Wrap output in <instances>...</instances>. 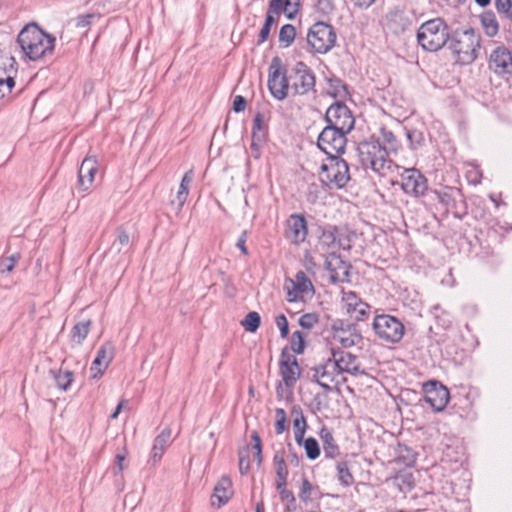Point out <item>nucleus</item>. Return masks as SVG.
<instances>
[{
    "label": "nucleus",
    "mask_w": 512,
    "mask_h": 512,
    "mask_svg": "<svg viewBox=\"0 0 512 512\" xmlns=\"http://www.w3.org/2000/svg\"><path fill=\"white\" fill-rule=\"evenodd\" d=\"M22 51L30 60H38L54 49L55 38L43 32L36 25H28L18 35L17 39Z\"/></svg>",
    "instance_id": "nucleus-1"
},
{
    "label": "nucleus",
    "mask_w": 512,
    "mask_h": 512,
    "mask_svg": "<svg viewBox=\"0 0 512 512\" xmlns=\"http://www.w3.org/2000/svg\"><path fill=\"white\" fill-rule=\"evenodd\" d=\"M450 38L449 28L441 18L424 22L417 31V41L426 51L440 50Z\"/></svg>",
    "instance_id": "nucleus-2"
},
{
    "label": "nucleus",
    "mask_w": 512,
    "mask_h": 512,
    "mask_svg": "<svg viewBox=\"0 0 512 512\" xmlns=\"http://www.w3.org/2000/svg\"><path fill=\"white\" fill-rule=\"evenodd\" d=\"M450 47L459 63L470 64L477 58L480 49V36L473 29L456 32Z\"/></svg>",
    "instance_id": "nucleus-3"
},
{
    "label": "nucleus",
    "mask_w": 512,
    "mask_h": 512,
    "mask_svg": "<svg viewBox=\"0 0 512 512\" xmlns=\"http://www.w3.org/2000/svg\"><path fill=\"white\" fill-rule=\"evenodd\" d=\"M320 180L329 188H343L350 180L347 162L337 156H329L321 166Z\"/></svg>",
    "instance_id": "nucleus-4"
},
{
    "label": "nucleus",
    "mask_w": 512,
    "mask_h": 512,
    "mask_svg": "<svg viewBox=\"0 0 512 512\" xmlns=\"http://www.w3.org/2000/svg\"><path fill=\"white\" fill-rule=\"evenodd\" d=\"M359 159L365 168L381 173L388 167V153L378 141H366L358 146Z\"/></svg>",
    "instance_id": "nucleus-5"
},
{
    "label": "nucleus",
    "mask_w": 512,
    "mask_h": 512,
    "mask_svg": "<svg viewBox=\"0 0 512 512\" xmlns=\"http://www.w3.org/2000/svg\"><path fill=\"white\" fill-rule=\"evenodd\" d=\"M336 38V33L331 25L317 22L307 34V43L314 52L325 54L335 46Z\"/></svg>",
    "instance_id": "nucleus-6"
},
{
    "label": "nucleus",
    "mask_w": 512,
    "mask_h": 512,
    "mask_svg": "<svg viewBox=\"0 0 512 512\" xmlns=\"http://www.w3.org/2000/svg\"><path fill=\"white\" fill-rule=\"evenodd\" d=\"M373 330L379 339L388 343H398L404 336L403 323L388 314L377 315L373 321Z\"/></svg>",
    "instance_id": "nucleus-7"
},
{
    "label": "nucleus",
    "mask_w": 512,
    "mask_h": 512,
    "mask_svg": "<svg viewBox=\"0 0 512 512\" xmlns=\"http://www.w3.org/2000/svg\"><path fill=\"white\" fill-rule=\"evenodd\" d=\"M346 134L348 133L345 131L327 126L320 133L317 145L328 156H337L344 152Z\"/></svg>",
    "instance_id": "nucleus-8"
},
{
    "label": "nucleus",
    "mask_w": 512,
    "mask_h": 512,
    "mask_svg": "<svg viewBox=\"0 0 512 512\" xmlns=\"http://www.w3.org/2000/svg\"><path fill=\"white\" fill-rule=\"evenodd\" d=\"M331 338L335 343L344 348H350L360 344L363 340L360 331L353 324L343 320H334L331 325Z\"/></svg>",
    "instance_id": "nucleus-9"
},
{
    "label": "nucleus",
    "mask_w": 512,
    "mask_h": 512,
    "mask_svg": "<svg viewBox=\"0 0 512 512\" xmlns=\"http://www.w3.org/2000/svg\"><path fill=\"white\" fill-rule=\"evenodd\" d=\"M289 81L290 89L297 95L307 94L315 86V76L303 62H297L292 68Z\"/></svg>",
    "instance_id": "nucleus-10"
},
{
    "label": "nucleus",
    "mask_w": 512,
    "mask_h": 512,
    "mask_svg": "<svg viewBox=\"0 0 512 512\" xmlns=\"http://www.w3.org/2000/svg\"><path fill=\"white\" fill-rule=\"evenodd\" d=\"M268 88L277 100H284L290 89L289 76L281 70V62L278 57L273 58L269 67Z\"/></svg>",
    "instance_id": "nucleus-11"
},
{
    "label": "nucleus",
    "mask_w": 512,
    "mask_h": 512,
    "mask_svg": "<svg viewBox=\"0 0 512 512\" xmlns=\"http://www.w3.org/2000/svg\"><path fill=\"white\" fill-rule=\"evenodd\" d=\"M328 126L349 133L355 124V119L349 108L340 102H335L326 111Z\"/></svg>",
    "instance_id": "nucleus-12"
},
{
    "label": "nucleus",
    "mask_w": 512,
    "mask_h": 512,
    "mask_svg": "<svg viewBox=\"0 0 512 512\" xmlns=\"http://www.w3.org/2000/svg\"><path fill=\"white\" fill-rule=\"evenodd\" d=\"M401 187L406 194L419 197L427 191V180L415 168L404 169L401 174Z\"/></svg>",
    "instance_id": "nucleus-13"
},
{
    "label": "nucleus",
    "mask_w": 512,
    "mask_h": 512,
    "mask_svg": "<svg viewBox=\"0 0 512 512\" xmlns=\"http://www.w3.org/2000/svg\"><path fill=\"white\" fill-rule=\"evenodd\" d=\"M308 235L307 221L302 215H291L286 222V238L295 245L306 240Z\"/></svg>",
    "instance_id": "nucleus-14"
},
{
    "label": "nucleus",
    "mask_w": 512,
    "mask_h": 512,
    "mask_svg": "<svg viewBox=\"0 0 512 512\" xmlns=\"http://www.w3.org/2000/svg\"><path fill=\"white\" fill-rule=\"evenodd\" d=\"M425 401L435 411H442L448 404L449 391L437 382H430L425 385Z\"/></svg>",
    "instance_id": "nucleus-15"
},
{
    "label": "nucleus",
    "mask_w": 512,
    "mask_h": 512,
    "mask_svg": "<svg viewBox=\"0 0 512 512\" xmlns=\"http://www.w3.org/2000/svg\"><path fill=\"white\" fill-rule=\"evenodd\" d=\"M325 266L330 271V279L332 282H345L349 279L350 265L342 260L335 252H330L326 256Z\"/></svg>",
    "instance_id": "nucleus-16"
},
{
    "label": "nucleus",
    "mask_w": 512,
    "mask_h": 512,
    "mask_svg": "<svg viewBox=\"0 0 512 512\" xmlns=\"http://www.w3.org/2000/svg\"><path fill=\"white\" fill-rule=\"evenodd\" d=\"M342 303L346 312L356 320H363L370 310V306L352 291L343 292Z\"/></svg>",
    "instance_id": "nucleus-17"
},
{
    "label": "nucleus",
    "mask_w": 512,
    "mask_h": 512,
    "mask_svg": "<svg viewBox=\"0 0 512 512\" xmlns=\"http://www.w3.org/2000/svg\"><path fill=\"white\" fill-rule=\"evenodd\" d=\"M115 348L111 343H105L100 347L90 367L92 378H100L114 358Z\"/></svg>",
    "instance_id": "nucleus-18"
},
{
    "label": "nucleus",
    "mask_w": 512,
    "mask_h": 512,
    "mask_svg": "<svg viewBox=\"0 0 512 512\" xmlns=\"http://www.w3.org/2000/svg\"><path fill=\"white\" fill-rule=\"evenodd\" d=\"M336 363L333 358H329L322 365L314 368L313 378L325 389H330V384L336 381L339 376Z\"/></svg>",
    "instance_id": "nucleus-19"
},
{
    "label": "nucleus",
    "mask_w": 512,
    "mask_h": 512,
    "mask_svg": "<svg viewBox=\"0 0 512 512\" xmlns=\"http://www.w3.org/2000/svg\"><path fill=\"white\" fill-rule=\"evenodd\" d=\"M280 373L287 387H293L300 377V367L294 356H282Z\"/></svg>",
    "instance_id": "nucleus-20"
},
{
    "label": "nucleus",
    "mask_w": 512,
    "mask_h": 512,
    "mask_svg": "<svg viewBox=\"0 0 512 512\" xmlns=\"http://www.w3.org/2000/svg\"><path fill=\"white\" fill-rule=\"evenodd\" d=\"M490 68L498 75L512 71V56L504 48L495 49L490 56Z\"/></svg>",
    "instance_id": "nucleus-21"
},
{
    "label": "nucleus",
    "mask_w": 512,
    "mask_h": 512,
    "mask_svg": "<svg viewBox=\"0 0 512 512\" xmlns=\"http://www.w3.org/2000/svg\"><path fill=\"white\" fill-rule=\"evenodd\" d=\"M97 172V161L92 157H86L79 168L78 186L82 191L88 190Z\"/></svg>",
    "instance_id": "nucleus-22"
},
{
    "label": "nucleus",
    "mask_w": 512,
    "mask_h": 512,
    "mask_svg": "<svg viewBox=\"0 0 512 512\" xmlns=\"http://www.w3.org/2000/svg\"><path fill=\"white\" fill-rule=\"evenodd\" d=\"M171 444V429L165 428L154 440L149 462L156 465L162 458L166 448Z\"/></svg>",
    "instance_id": "nucleus-23"
},
{
    "label": "nucleus",
    "mask_w": 512,
    "mask_h": 512,
    "mask_svg": "<svg viewBox=\"0 0 512 512\" xmlns=\"http://www.w3.org/2000/svg\"><path fill=\"white\" fill-rule=\"evenodd\" d=\"M342 246L344 249L346 247L341 243V240L337 237V229L335 227H329L323 230L322 234L319 237L318 247L323 252H326L328 255L330 252H335L338 247Z\"/></svg>",
    "instance_id": "nucleus-24"
},
{
    "label": "nucleus",
    "mask_w": 512,
    "mask_h": 512,
    "mask_svg": "<svg viewBox=\"0 0 512 512\" xmlns=\"http://www.w3.org/2000/svg\"><path fill=\"white\" fill-rule=\"evenodd\" d=\"M333 360L336 363L339 374L346 372L356 375L359 372L357 359L351 353L340 352L339 354L333 352Z\"/></svg>",
    "instance_id": "nucleus-25"
},
{
    "label": "nucleus",
    "mask_w": 512,
    "mask_h": 512,
    "mask_svg": "<svg viewBox=\"0 0 512 512\" xmlns=\"http://www.w3.org/2000/svg\"><path fill=\"white\" fill-rule=\"evenodd\" d=\"M295 278V281H291L293 290L288 292V300L291 302L296 301L299 297H302L304 293H308L313 289L311 281L306 277L304 272H298Z\"/></svg>",
    "instance_id": "nucleus-26"
},
{
    "label": "nucleus",
    "mask_w": 512,
    "mask_h": 512,
    "mask_svg": "<svg viewBox=\"0 0 512 512\" xmlns=\"http://www.w3.org/2000/svg\"><path fill=\"white\" fill-rule=\"evenodd\" d=\"M232 492V482L230 478L227 476L221 477V479L217 482L214 487L213 499H217L218 507L226 504L231 498Z\"/></svg>",
    "instance_id": "nucleus-27"
},
{
    "label": "nucleus",
    "mask_w": 512,
    "mask_h": 512,
    "mask_svg": "<svg viewBox=\"0 0 512 512\" xmlns=\"http://www.w3.org/2000/svg\"><path fill=\"white\" fill-rule=\"evenodd\" d=\"M301 5V0H271V11L283 12L288 19H293L297 15Z\"/></svg>",
    "instance_id": "nucleus-28"
},
{
    "label": "nucleus",
    "mask_w": 512,
    "mask_h": 512,
    "mask_svg": "<svg viewBox=\"0 0 512 512\" xmlns=\"http://www.w3.org/2000/svg\"><path fill=\"white\" fill-rule=\"evenodd\" d=\"M292 414L295 416L293 420L295 441L298 445H302L307 427L306 419L302 413V410L299 407H294L292 410Z\"/></svg>",
    "instance_id": "nucleus-29"
},
{
    "label": "nucleus",
    "mask_w": 512,
    "mask_h": 512,
    "mask_svg": "<svg viewBox=\"0 0 512 512\" xmlns=\"http://www.w3.org/2000/svg\"><path fill=\"white\" fill-rule=\"evenodd\" d=\"M320 437L323 442V450L325 456L328 458L337 457L340 453V450L332 433L328 429L322 428L320 432Z\"/></svg>",
    "instance_id": "nucleus-30"
},
{
    "label": "nucleus",
    "mask_w": 512,
    "mask_h": 512,
    "mask_svg": "<svg viewBox=\"0 0 512 512\" xmlns=\"http://www.w3.org/2000/svg\"><path fill=\"white\" fill-rule=\"evenodd\" d=\"M194 173L193 170L187 171L180 183L177 195H176V202L179 208H182L185 204L188 194H189V187L193 181Z\"/></svg>",
    "instance_id": "nucleus-31"
},
{
    "label": "nucleus",
    "mask_w": 512,
    "mask_h": 512,
    "mask_svg": "<svg viewBox=\"0 0 512 512\" xmlns=\"http://www.w3.org/2000/svg\"><path fill=\"white\" fill-rule=\"evenodd\" d=\"M480 22L487 36L494 37L498 33L499 24L492 11L482 13L480 16Z\"/></svg>",
    "instance_id": "nucleus-32"
},
{
    "label": "nucleus",
    "mask_w": 512,
    "mask_h": 512,
    "mask_svg": "<svg viewBox=\"0 0 512 512\" xmlns=\"http://www.w3.org/2000/svg\"><path fill=\"white\" fill-rule=\"evenodd\" d=\"M50 374L53 376L57 387L63 391H67L73 382L74 375L69 370H50Z\"/></svg>",
    "instance_id": "nucleus-33"
},
{
    "label": "nucleus",
    "mask_w": 512,
    "mask_h": 512,
    "mask_svg": "<svg viewBox=\"0 0 512 512\" xmlns=\"http://www.w3.org/2000/svg\"><path fill=\"white\" fill-rule=\"evenodd\" d=\"M0 70L8 74L5 78L10 85H15V76L17 74L16 61L11 56L0 57Z\"/></svg>",
    "instance_id": "nucleus-34"
},
{
    "label": "nucleus",
    "mask_w": 512,
    "mask_h": 512,
    "mask_svg": "<svg viewBox=\"0 0 512 512\" xmlns=\"http://www.w3.org/2000/svg\"><path fill=\"white\" fill-rule=\"evenodd\" d=\"M267 132L252 133V141L250 145L251 155L254 159L261 156L262 147L266 141Z\"/></svg>",
    "instance_id": "nucleus-35"
},
{
    "label": "nucleus",
    "mask_w": 512,
    "mask_h": 512,
    "mask_svg": "<svg viewBox=\"0 0 512 512\" xmlns=\"http://www.w3.org/2000/svg\"><path fill=\"white\" fill-rule=\"evenodd\" d=\"M90 325L91 322L89 320L77 323L72 329V340L77 344H81L89 333Z\"/></svg>",
    "instance_id": "nucleus-36"
},
{
    "label": "nucleus",
    "mask_w": 512,
    "mask_h": 512,
    "mask_svg": "<svg viewBox=\"0 0 512 512\" xmlns=\"http://www.w3.org/2000/svg\"><path fill=\"white\" fill-rule=\"evenodd\" d=\"M261 323V317L258 312H249L241 321V325L247 332L254 333L257 331Z\"/></svg>",
    "instance_id": "nucleus-37"
},
{
    "label": "nucleus",
    "mask_w": 512,
    "mask_h": 512,
    "mask_svg": "<svg viewBox=\"0 0 512 512\" xmlns=\"http://www.w3.org/2000/svg\"><path fill=\"white\" fill-rule=\"evenodd\" d=\"M295 36V27L291 24H286L283 25L280 29L279 41L283 44L284 47H288L293 43Z\"/></svg>",
    "instance_id": "nucleus-38"
},
{
    "label": "nucleus",
    "mask_w": 512,
    "mask_h": 512,
    "mask_svg": "<svg viewBox=\"0 0 512 512\" xmlns=\"http://www.w3.org/2000/svg\"><path fill=\"white\" fill-rule=\"evenodd\" d=\"M306 455L309 459L315 460L320 455V448L317 440L313 437H309L302 442Z\"/></svg>",
    "instance_id": "nucleus-39"
},
{
    "label": "nucleus",
    "mask_w": 512,
    "mask_h": 512,
    "mask_svg": "<svg viewBox=\"0 0 512 512\" xmlns=\"http://www.w3.org/2000/svg\"><path fill=\"white\" fill-rule=\"evenodd\" d=\"M338 472V480L344 486H350L353 483V476L349 471L348 465L346 462H339L336 466Z\"/></svg>",
    "instance_id": "nucleus-40"
},
{
    "label": "nucleus",
    "mask_w": 512,
    "mask_h": 512,
    "mask_svg": "<svg viewBox=\"0 0 512 512\" xmlns=\"http://www.w3.org/2000/svg\"><path fill=\"white\" fill-rule=\"evenodd\" d=\"M287 480H276V489L280 494L281 500L288 503V509H290V504L295 503V497L293 493L286 489Z\"/></svg>",
    "instance_id": "nucleus-41"
},
{
    "label": "nucleus",
    "mask_w": 512,
    "mask_h": 512,
    "mask_svg": "<svg viewBox=\"0 0 512 512\" xmlns=\"http://www.w3.org/2000/svg\"><path fill=\"white\" fill-rule=\"evenodd\" d=\"M305 335L300 331H295L291 336V349L297 353L302 354L305 348Z\"/></svg>",
    "instance_id": "nucleus-42"
},
{
    "label": "nucleus",
    "mask_w": 512,
    "mask_h": 512,
    "mask_svg": "<svg viewBox=\"0 0 512 512\" xmlns=\"http://www.w3.org/2000/svg\"><path fill=\"white\" fill-rule=\"evenodd\" d=\"M273 460L276 467L277 480H287L288 469L284 458L276 454Z\"/></svg>",
    "instance_id": "nucleus-43"
},
{
    "label": "nucleus",
    "mask_w": 512,
    "mask_h": 512,
    "mask_svg": "<svg viewBox=\"0 0 512 512\" xmlns=\"http://www.w3.org/2000/svg\"><path fill=\"white\" fill-rule=\"evenodd\" d=\"M20 260V254L16 253L0 261V272L10 273L14 270L16 263Z\"/></svg>",
    "instance_id": "nucleus-44"
},
{
    "label": "nucleus",
    "mask_w": 512,
    "mask_h": 512,
    "mask_svg": "<svg viewBox=\"0 0 512 512\" xmlns=\"http://www.w3.org/2000/svg\"><path fill=\"white\" fill-rule=\"evenodd\" d=\"M275 431L277 434H282L286 430V412L282 408L275 409Z\"/></svg>",
    "instance_id": "nucleus-45"
},
{
    "label": "nucleus",
    "mask_w": 512,
    "mask_h": 512,
    "mask_svg": "<svg viewBox=\"0 0 512 512\" xmlns=\"http://www.w3.org/2000/svg\"><path fill=\"white\" fill-rule=\"evenodd\" d=\"M497 11L512 22V1L495 0Z\"/></svg>",
    "instance_id": "nucleus-46"
},
{
    "label": "nucleus",
    "mask_w": 512,
    "mask_h": 512,
    "mask_svg": "<svg viewBox=\"0 0 512 512\" xmlns=\"http://www.w3.org/2000/svg\"><path fill=\"white\" fill-rule=\"evenodd\" d=\"M318 322V317L314 313H307L300 317L299 324L304 329H312Z\"/></svg>",
    "instance_id": "nucleus-47"
},
{
    "label": "nucleus",
    "mask_w": 512,
    "mask_h": 512,
    "mask_svg": "<svg viewBox=\"0 0 512 512\" xmlns=\"http://www.w3.org/2000/svg\"><path fill=\"white\" fill-rule=\"evenodd\" d=\"M406 136L413 149L420 146L424 140L423 134L417 130H407Z\"/></svg>",
    "instance_id": "nucleus-48"
},
{
    "label": "nucleus",
    "mask_w": 512,
    "mask_h": 512,
    "mask_svg": "<svg viewBox=\"0 0 512 512\" xmlns=\"http://www.w3.org/2000/svg\"><path fill=\"white\" fill-rule=\"evenodd\" d=\"M312 490H313L312 484L308 481V479L303 478L301 491L299 493V498L303 502H308L309 500H311Z\"/></svg>",
    "instance_id": "nucleus-49"
},
{
    "label": "nucleus",
    "mask_w": 512,
    "mask_h": 512,
    "mask_svg": "<svg viewBox=\"0 0 512 512\" xmlns=\"http://www.w3.org/2000/svg\"><path fill=\"white\" fill-rule=\"evenodd\" d=\"M250 469V462L248 457V448L239 452V470L242 475H245Z\"/></svg>",
    "instance_id": "nucleus-50"
},
{
    "label": "nucleus",
    "mask_w": 512,
    "mask_h": 512,
    "mask_svg": "<svg viewBox=\"0 0 512 512\" xmlns=\"http://www.w3.org/2000/svg\"><path fill=\"white\" fill-rule=\"evenodd\" d=\"M276 325L280 330L281 337L286 338L289 333L288 320L285 315H278L275 319Z\"/></svg>",
    "instance_id": "nucleus-51"
},
{
    "label": "nucleus",
    "mask_w": 512,
    "mask_h": 512,
    "mask_svg": "<svg viewBox=\"0 0 512 512\" xmlns=\"http://www.w3.org/2000/svg\"><path fill=\"white\" fill-rule=\"evenodd\" d=\"M130 237L129 235L123 231L119 230L118 237L116 241L113 243V247H116L118 251L121 250L122 247H126L129 245Z\"/></svg>",
    "instance_id": "nucleus-52"
},
{
    "label": "nucleus",
    "mask_w": 512,
    "mask_h": 512,
    "mask_svg": "<svg viewBox=\"0 0 512 512\" xmlns=\"http://www.w3.org/2000/svg\"><path fill=\"white\" fill-rule=\"evenodd\" d=\"M390 19L391 21H396L397 19H399V21L401 22V31H404L409 24V20L405 18L403 16V13L398 10L390 13Z\"/></svg>",
    "instance_id": "nucleus-53"
},
{
    "label": "nucleus",
    "mask_w": 512,
    "mask_h": 512,
    "mask_svg": "<svg viewBox=\"0 0 512 512\" xmlns=\"http://www.w3.org/2000/svg\"><path fill=\"white\" fill-rule=\"evenodd\" d=\"M127 452L124 450L123 453H118L115 456V462H116V471L115 473L122 472L125 468L124 461L126 459Z\"/></svg>",
    "instance_id": "nucleus-54"
},
{
    "label": "nucleus",
    "mask_w": 512,
    "mask_h": 512,
    "mask_svg": "<svg viewBox=\"0 0 512 512\" xmlns=\"http://www.w3.org/2000/svg\"><path fill=\"white\" fill-rule=\"evenodd\" d=\"M257 132H266L263 125L262 116L260 114H257L253 120L252 133Z\"/></svg>",
    "instance_id": "nucleus-55"
},
{
    "label": "nucleus",
    "mask_w": 512,
    "mask_h": 512,
    "mask_svg": "<svg viewBox=\"0 0 512 512\" xmlns=\"http://www.w3.org/2000/svg\"><path fill=\"white\" fill-rule=\"evenodd\" d=\"M246 107V100L244 97L238 95L234 98V102H233V110L235 112H241L245 109Z\"/></svg>",
    "instance_id": "nucleus-56"
},
{
    "label": "nucleus",
    "mask_w": 512,
    "mask_h": 512,
    "mask_svg": "<svg viewBox=\"0 0 512 512\" xmlns=\"http://www.w3.org/2000/svg\"><path fill=\"white\" fill-rule=\"evenodd\" d=\"M247 241V232L243 231L240 237L238 238L236 246L241 250L244 255H248V249L246 247Z\"/></svg>",
    "instance_id": "nucleus-57"
},
{
    "label": "nucleus",
    "mask_w": 512,
    "mask_h": 512,
    "mask_svg": "<svg viewBox=\"0 0 512 512\" xmlns=\"http://www.w3.org/2000/svg\"><path fill=\"white\" fill-rule=\"evenodd\" d=\"M270 31H271V28L268 25L264 24L259 32L258 44H261L268 39Z\"/></svg>",
    "instance_id": "nucleus-58"
},
{
    "label": "nucleus",
    "mask_w": 512,
    "mask_h": 512,
    "mask_svg": "<svg viewBox=\"0 0 512 512\" xmlns=\"http://www.w3.org/2000/svg\"><path fill=\"white\" fill-rule=\"evenodd\" d=\"M14 85H10L5 78H0V92L4 96L5 93H10Z\"/></svg>",
    "instance_id": "nucleus-59"
},
{
    "label": "nucleus",
    "mask_w": 512,
    "mask_h": 512,
    "mask_svg": "<svg viewBox=\"0 0 512 512\" xmlns=\"http://www.w3.org/2000/svg\"><path fill=\"white\" fill-rule=\"evenodd\" d=\"M251 438L254 442L253 449L255 452H262L261 438L257 432H253Z\"/></svg>",
    "instance_id": "nucleus-60"
},
{
    "label": "nucleus",
    "mask_w": 512,
    "mask_h": 512,
    "mask_svg": "<svg viewBox=\"0 0 512 512\" xmlns=\"http://www.w3.org/2000/svg\"><path fill=\"white\" fill-rule=\"evenodd\" d=\"M274 14H277L274 11H271V3L269 4L268 12L266 15L265 25H268L270 28L275 24L276 19L274 18Z\"/></svg>",
    "instance_id": "nucleus-61"
},
{
    "label": "nucleus",
    "mask_w": 512,
    "mask_h": 512,
    "mask_svg": "<svg viewBox=\"0 0 512 512\" xmlns=\"http://www.w3.org/2000/svg\"><path fill=\"white\" fill-rule=\"evenodd\" d=\"M376 0H352L354 5L359 8H368L370 7Z\"/></svg>",
    "instance_id": "nucleus-62"
},
{
    "label": "nucleus",
    "mask_w": 512,
    "mask_h": 512,
    "mask_svg": "<svg viewBox=\"0 0 512 512\" xmlns=\"http://www.w3.org/2000/svg\"><path fill=\"white\" fill-rule=\"evenodd\" d=\"M126 403V400H121L119 402V404L117 405L115 411L111 414V419H116L120 413V411L122 410V408L124 407V404Z\"/></svg>",
    "instance_id": "nucleus-63"
},
{
    "label": "nucleus",
    "mask_w": 512,
    "mask_h": 512,
    "mask_svg": "<svg viewBox=\"0 0 512 512\" xmlns=\"http://www.w3.org/2000/svg\"><path fill=\"white\" fill-rule=\"evenodd\" d=\"M383 137H384L385 141L390 144L393 143L395 140V137L392 132L383 131Z\"/></svg>",
    "instance_id": "nucleus-64"
}]
</instances>
